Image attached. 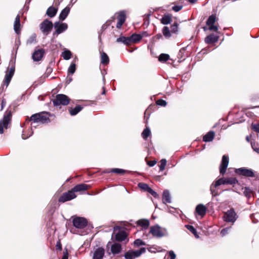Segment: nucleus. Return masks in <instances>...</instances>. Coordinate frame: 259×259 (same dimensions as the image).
<instances>
[{"instance_id": "864d4df0", "label": "nucleus", "mask_w": 259, "mask_h": 259, "mask_svg": "<svg viewBox=\"0 0 259 259\" xmlns=\"http://www.w3.org/2000/svg\"><path fill=\"white\" fill-rule=\"evenodd\" d=\"M252 128L256 132L259 133V123L253 124L251 125Z\"/></svg>"}, {"instance_id": "052dcab7", "label": "nucleus", "mask_w": 259, "mask_h": 259, "mask_svg": "<svg viewBox=\"0 0 259 259\" xmlns=\"http://www.w3.org/2000/svg\"><path fill=\"white\" fill-rule=\"evenodd\" d=\"M56 248L57 249H59L60 250L62 249V245L60 241L57 242Z\"/></svg>"}, {"instance_id": "e433bc0d", "label": "nucleus", "mask_w": 259, "mask_h": 259, "mask_svg": "<svg viewBox=\"0 0 259 259\" xmlns=\"http://www.w3.org/2000/svg\"><path fill=\"white\" fill-rule=\"evenodd\" d=\"M186 227L188 230H189L191 232H192L196 238H199V236L197 233L196 230L194 228L193 226L187 225H186Z\"/></svg>"}, {"instance_id": "72a5a7b5", "label": "nucleus", "mask_w": 259, "mask_h": 259, "mask_svg": "<svg viewBox=\"0 0 259 259\" xmlns=\"http://www.w3.org/2000/svg\"><path fill=\"white\" fill-rule=\"evenodd\" d=\"M151 134L150 130L149 127H146L145 129L143 131L142 133V136L143 138L146 140L147 138L150 136Z\"/></svg>"}, {"instance_id": "5701e85b", "label": "nucleus", "mask_w": 259, "mask_h": 259, "mask_svg": "<svg viewBox=\"0 0 259 259\" xmlns=\"http://www.w3.org/2000/svg\"><path fill=\"white\" fill-rule=\"evenodd\" d=\"M121 250V246L118 243H113L111 247V252L114 254H118L120 252Z\"/></svg>"}, {"instance_id": "4be33fe9", "label": "nucleus", "mask_w": 259, "mask_h": 259, "mask_svg": "<svg viewBox=\"0 0 259 259\" xmlns=\"http://www.w3.org/2000/svg\"><path fill=\"white\" fill-rule=\"evenodd\" d=\"M142 38V36L139 34L134 33L129 36L130 45L139 42Z\"/></svg>"}, {"instance_id": "e2e57ef3", "label": "nucleus", "mask_w": 259, "mask_h": 259, "mask_svg": "<svg viewBox=\"0 0 259 259\" xmlns=\"http://www.w3.org/2000/svg\"><path fill=\"white\" fill-rule=\"evenodd\" d=\"M189 2H190L191 3H195L197 0H188Z\"/></svg>"}, {"instance_id": "69168bd1", "label": "nucleus", "mask_w": 259, "mask_h": 259, "mask_svg": "<svg viewBox=\"0 0 259 259\" xmlns=\"http://www.w3.org/2000/svg\"><path fill=\"white\" fill-rule=\"evenodd\" d=\"M103 91L102 94L104 95V94H105L106 91H105V89L104 87H103Z\"/></svg>"}, {"instance_id": "0e129e2a", "label": "nucleus", "mask_w": 259, "mask_h": 259, "mask_svg": "<svg viewBox=\"0 0 259 259\" xmlns=\"http://www.w3.org/2000/svg\"><path fill=\"white\" fill-rule=\"evenodd\" d=\"M156 37L157 38L159 39V38L162 37V35H161V34H159L156 35Z\"/></svg>"}, {"instance_id": "423d86ee", "label": "nucleus", "mask_w": 259, "mask_h": 259, "mask_svg": "<svg viewBox=\"0 0 259 259\" xmlns=\"http://www.w3.org/2000/svg\"><path fill=\"white\" fill-rule=\"evenodd\" d=\"M224 220L226 222L234 223L237 219V215L233 208L227 210L224 214Z\"/></svg>"}, {"instance_id": "6e6552de", "label": "nucleus", "mask_w": 259, "mask_h": 259, "mask_svg": "<svg viewBox=\"0 0 259 259\" xmlns=\"http://www.w3.org/2000/svg\"><path fill=\"white\" fill-rule=\"evenodd\" d=\"M236 173L245 177L254 178L255 177L253 171L251 169L241 167L235 170Z\"/></svg>"}, {"instance_id": "f8f14e48", "label": "nucleus", "mask_w": 259, "mask_h": 259, "mask_svg": "<svg viewBox=\"0 0 259 259\" xmlns=\"http://www.w3.org/2000/svg\"><path fill=\"white\" fill-rule=\"evenodd\" d=\"M54 26L56 29L55 32L54 34L56 33L58 35L65 31L68 28V25L66 23H60L59 22H56Z\"/></svg>"}, {"instance_id": "4c0bfd02", "label": "nucleus", "mask_w": 259, "mask_h": 259, "mask_svg": "<svg viewBox=\"0 0 259 259\" xmlns=\"http://www.w3.org/2000/svg\"><path fill=\"white\" fill-rule=\"evenodd\" d=\"M162 32H163V35L165 37H169L171 36L170 31L169 30V29L167 26H164L163 28Z\"/></svg>"}, {"instance_id": "7ed1b4c3", "label": "nucleus", "mask_w": 259, "mask_h": 259, "mask_svg": "<svg viewBox=\"0 0 259 259\" xmlns=\"http://www.w3.org/2000/svg\"><path fill=\"white\" fill-rule=\"evenodd\" d=\"M70 101L69 98L65 95L58 94L56 96V98L53 101L54 106L67 105Z\"/></svg>"}, {"instance_id": "13d9d810", "label": "nucleus", "mask_w": 259, "mask_h": 259, "mask_svg": "<svg viewBox=\"0 0 259 259\" xmlns=\"http://www.w3.org/2000/svg\"><path fill=\"white\" fill-rule=\"evenodd\" d=\"M209 29L210 30H213V31H217L218 29V28L217 26H214L213 24L209 25Z\"/></svg>"}, {"instance_id": "0eeeda50", "label": "nucleus", "mask_w": 259, "mask_h": 259, "mask_svg": "<svg viewBox=\"0 0 259 259\" xmlns=\"http://www.w3.org/2000/svg\"><path fill=\"white\" fill-rule=\"evenodd\" d=\"M15 72V66H12L11 68L8 67L7 71L6 72V75L5 77V79L4 80V84L3 87L4 85L6 86V88H7L9 83L10 82L11 79L13 77V76Z\"/></svg>"}, {"instance_id": "a18cd8bd", "label": "nucleus", "mask_w": 259, "mask_h": 259, "mask_svg": "<svg viewBox=\"0 0 259 259\" xmlns=\"http://www.w3.org/2000/svg\"><path fill=\"white\" fill-rule=\"evenodd\" d=\"M166 163L167 161L165 159H162L160 160V165L159 166V169L160 171H163L164 169Z\"/></svg>"}, {"instance_id": "ea45409f", "label": "nucleus", "mask_w": 259, "mask_h": 259, "mask_svg": "<svg viewBox=\"0 0 259 259\" xmlns=\"http://www.w3.org/2000/svg\"><path fill=\"white\" fill-rule=\"evenodd\" d=\"M252 190L248 187H245L244 190L243 192L244 195L248 198H249L251 197V194L252 193Z\"/></svg>"}, {"instance_id": "6ab92c4d", "label": "nucleus", "mask_w": 259, "mask_h": 259, "mask_svg": "<svg viewBox=\"0 0 259 259\" xmlns=\"http://www.w3.org/2000/svg\"><path fill=\"white\" fill-rule=\"evenodd\" d=\"M218 40V36L215 35L214 34H211L205 37V42L207 44H211L217 42Z\"/></svg>"}, {"instance_id": "f704fd0d", "label": "nucleus", "mask_w": 259, "mask_h": 259, "mask_svg": "<svg viewBox=\"0 0 259 259\" xmlns=\"http://www.w3.org/2000/svg\"><path fill=\"white\" fill-rule=\"evenodd\" d=\"M71 55V52L68 50H66L62 53V56L64 59L68 60L70 59Z\"/></svg>"}, {"instance_id": "3c124183", "label": "nucleus", "mask_w": 259, "mask_h": 259, "mask_svg": "<svg viewBox=\"0 0 259 259\" xmlns=\"http://www.w3.org/2000/svg\"><path fill=\"white\" fill-rule=\"evenodd\" d=\"M251 145L253 151L259 154V147H257L256 143L255 142H251Z\"/></svg>"}, {"instance_id": "20e7f679", "label": "nucleus", "mask_w": 259, "mask_h": 259, "mask_svg": "<svg viewBox=\"0 0 259 259\" xmlns=\"http://www.w3.org/2000/svg\"><path fill=\"white\" fill-rule=\"evenodd\" d=\"M53 27L52 22L48 19H46L40 24V29L45 36L48 35L51 32Z\"/></svg>"}, {"instance_id": "de8ad7c7", "label": "nucleus", "mask_w": 259, "mask_h": 259, "mask_svg": "<svg viewBox=\"0 0 259 259\" xmlns=\"http://www.w3.org/2000/svg\"><path fill=\"white\" fill-rule=\"evenodd\" d=\"M178 31V24L177 23L174 24L171 26V32L172 33H176Z\"/></svg>"}, {"instance_id": "bb28decb", "label": "nucleus", "mask_w": 259, "mask_h": 259, "mask_svg": "<svg viewBox=\"0 0 259 259\" xmlns=\"http://www.w3.org/2000/svg\"><path fill=\"white\" fill-rule=\"evenodd\" d=\"M162 201L164 203H170L171 198L169 191L167 190H165L163 192Z\"/></svg>"}, {"instance_id": "c756f323", "label": "nucleus", "mask_w": 259, "mask_h": 259, "mask_svg": "<svg viewBox=\"0 0 259 259\" xmlns=\"http://www.w3.org/2000/svg\"><path fill=\"white\" fill-rule=\"evenodd\" d=\"M83 109V107L80 105L76 106L74 108L69 110V113L71 115L74 116L76 115Z\"/></svg>"}, {"instance_id": "f3484780", "label": "nucleus", "mask_w": 259, "mask_h": 259, "mask_svg": "<svg viewBox=\"0 0 259 259\" xmlns=\"http://www.w3.org/2000/svg\"><path fill=\"white\" fill-rule=\"evenodd\" d=\"M90 188L89 185H88L85 184H80L75 186L72 189V190L74 193L78 192H81L87 190L89 188Z\"/></svg>"}, {"instance_id": "4d7b16f0", "label": "nucleus", "mask_w": 259, "mask_h": 259, "mask_svg": "<svg viewBox=\"0 0 259 259\" xmlns=\"http://www.w3.org/2000/svg\"><path fill=\"white\" fill-rule=\"evenodd\" d=\"M156 163V161L155 160H151V161H147V164L150 166L152 167L154 166Z\"/></svg>"}, {"instance_id": "ddd939ff", "label": "nucleus", "mask_w": 259, "mask_h": 259, "mask_svg": "<svg viewBox=\"0 0 259 259\" xmlns=\"http://www.w3.org/2000/svg\"><path fill=\"white\" fill-rule=\"evenodd\" d=\"M150 233L153 236L159 238L162 237L164 235V233L158 225L151 227Z\"/></svg>"}, {"instance_id": "4468645a", "label": "nucleus", "mask_w": 259, "mask_h": 259, "mask_svg": "<svg viewBox=\"0 0 259 259\" xmlns=\"http://www.w3.org/2000/svg\"><path fill=\"white\" fill-rule=\"evenodd\" d=\"M229 164V158L226 155H223L221 164L220 166V172L221 175H224L226 172V169Z\"/></svg>"}, {"instance_id": "cd10ccee", "label": "nucleus", "mask_w": 259, "mask_h": 259, "mask_svg": "<svg viewBox=\"0 0 259 259\" xmlns=\"http://www.w3.org/2000/svg\"><path fill=\"white\" fill-rule=\"evenodd\" d=\"M58 11V9L53 6L50 7L46 12V14L50 17H54Z\"/></svg>"}, {"instance_id": "393cba45", "label": "nucleus", "mask_w": 259, "mask_h": 259, "mask_svg": "<svg viewBox=\"0 0 259 259\" xmlns=\"http://www.w3.org/2000/svg\"><path fill=\"white\" fill-rule=\"evenodd\" d=\"M20 16L17 15L14 24V29L17 34H19L20 32Z\"/></svg>"}, {"instance_id": "37998d69", "label": "nucleus", "mask_w": 259, "mask_h": 259, "mask_svg": "<svg viewBox=\"0 0 259 259\" xmlns=\"http://www.w3.org/2000/svg\"><path fill=\"white\" fill-rule=\"evenodd\" d=\"M110 172L122 175L125 172V170L120 168H112Z\"/></svg>"}, {"instance_id": "a19ab883", "label": "nucleus", "mask_w": 259, "mask_h": 259, "mask_svg": "<svg viewBox=\"0 0 259 259\" xmlns=\"http://www.w3.org/2000/svg\"><path fill=\"white\" fill-rule=\"evenodd\" d=\"M138 186L141 189L147 192H148V190H149V189L150 188L148 184L143 183H139Z\"/></svg>"}, {"instance_id": "bf43d9fd", "label": "nucleus", "mask_w": 259, "mask_h": 259, "mask_svg": "<svg viewBox=\"0 0 259 259\" xmlns=\"http://www.w3.org/2000/svg\"><path fill=\"white\" fill-rule=\"evenodd\" d=\"M62 259H68V253L67 249L63 252V255Z\"/></svg>"}, {"instance_id": "dca6fc26", "label": "nucleus", "mask_w": 259, "mask_h": 259, "mask_svg": "<svg viewBox=\"0 0 259 259\" xmlns=\"http://www.w3.org/2000/svg\"><path fill=\"white\" fill-rule=\"evenodd\" d=\"M125 13L124 11H121L119 13L117 16V23L116 24V27L117 28H120L122 24L125 21Z\"/></svg>"}, {"instance_id": "774afa93", "label": "nucleus", "mask_w": 259, "mask_h": 259, "mask_svg": "<svg viewBox=\"0 0 259 259\" xmlns=\"http://www.w3.org/2000/svg\"><path fill=\"white\" fill-rule=\"evenodd\" d=\"M103 80L104 82H105V77L104 76H103Z\"/></svg>"}, {"instance_id": "9b49d317", "label": "nucleus", "mask_w": 259, "mask_h": 259, "mask_svg": "<svg viewBox=\"0 0 259 259\" xmlns=\"http://www.w3.org/2000/svg\"><path fill=\"white\" fill-rule=\"evenodd\" d=\"M11 113L5 115L2 120H0V134L4 133V128H8V124L11 121Z\"/></svg>"}, {"instance_id": "6e6d98bb", "label": "nucleus", "mask_w": 259, "mask_h": 259, "mask_svg": "<svg viewBox=\"0 0 259 259\" xmlns=\"http://www.w3.org/2000/svg\"><path fill=\"white\" fill-rule=\"evenodd\" d=\"M148 192L151 194L154 197L156 198L158 196L157 193L152 190L151 188L148 190Z\"/></svg>"}, {"instance_id": "680f3d73", "label": "nucleus", "mask_w": 259, "mask_h": 259, "mask_svg": "<svg viewBox=\"0 0 259 259\" xmlns=\"http://www.w3.org/2000/svg\"><path fill=\"white\" fill-rule=\"evenodd\" d=\"M6 102L4 100H3L2 101V103H1L2 110L3 109L4 107L6 105Z\"/></svg>"}, {"instance_id": "8fccbe9b", "label": "nucleus", "mask_w": 259, "mask_h": 259, "mask_svg": "<svg viewBox=\"0 0 259 259\" xmlns=\"http://www.w3.org/2000/svg\"><path fill=\"white\" fill-rule=\"evenodd\" d=\"M156 104L157 105L164 107L166 105V102L162 99H159L156 101Z\"/></svg>"}, {"instance_id": "aec40b11", "label": "nucleus", "mask_w": 259, "mask_h": 259, "mask_svg": "<svg viewBox=\"0 0 259 259\" xmlns=\"http://www.w3.org/2000/svg\"><path fill=\"white\" fill-rule=\"evenodd\" d=\"M70 5H68L63 10H62L59 15V19L61 21H63L66 18L70 12Z\"/></svg>"}, {"instance_id": "473e14b6", "label": "nucleus", "mask_w": 259, "mask_h": 259, "mask_svg": "<svg viewBox=\"0 0 259 259\" xmlns=\"http://www.w3.org/2000/svg\"><path fill=\"white\" fill-rule=\"evenodd\" d=\"M109 62V59L107 55L103 52L101 54V63L104 65L108 64Z\"/></svg>"}, {"instance_id": "2f4dec72", "label": "nucleus", "mask_w": 259, "mask_h": 259, "mask_svg": "<svg viewBox=\"0 0 259 259\" xmlns=\"http://www.w3.org/2000/svg\"><path fill=\"white\" fill-rule=\"evenodd\" d=\"M171 21V16L169 14L164 15L161 19V23L166 25L169 24Z\"/></svg>"}, {"instance_id": "c03bdc74", "label": "nucleus", "mask_w": 259, "mask_h": 259, "mask_svg": "<svg viewBox=\"0 0 259 259\" xmlns=\"http://www.w3.org/2000/svg\"><path fill=\"white\" fill-rule=\"evenodd\" d=\"M35 42H36V35L35 34H33L27 40V44H32Z\"/></svg>"}, {"instance_id": "2eb2a0df", "label": "nucleus", "mask_w": 259, "mask_h": 259, "mask_svg": "<svg viewBox=\"0 0 259 259\" xmlns=\"http://www.w3.org/2000/svg\"><path fill=\"white\" fill-rule=\"evenodd\" d=\"M45 54V51L42 49L35 50L32 55V58L34 61H40Z\"/></svg>"}, {"instance_id": "a878e982", "label": "nucleus", "mask_w": 259, "mask_h": 259, "mask_svg": "<svg viewBox=\"0 0 259 259\" xmlns=\"http://www.w3.org/2000/svg\"><path fill=\"white\" fill-rule=\"evenodd\" d=\"M214 132L213 131H209L205 135L203 136V140L205 142L212 141L214 137Z\"/></svg>"}, {"instance_id": "412c9836", "label": "nucleus", "mask_w": 259, "mask_h": 259, "mask_svg": "<svg viewBox=\"0 0 259 259\" xmlns=\"http://www.w3.org/2000/svg\"><path fill=\"white\" fill-rule=\"evenodd\" d=\"M127 236V234L125 231H119L115 234V239L117 241L121 242L125 240Z\"/></svg>"}, {"instance_id": "603ef678", "label": "nucleus", "mask_w": 259, "mask_h": 259, "mask_svg": "<svg viewBox=\"0 0 259 259\" xmlns=\"http://www.w3.org/2000/svg\"><path fill=\"white\" fill-rule=\"evenodd\" d=\"M231 229V227L226 228L222 230L221 232V234L222 236H225L227 233L228 231Z\"/></svg>"}, {"instance_id": "79ce46f5", "label": "nucleus", "mask_w": 259, "mask_h": 259, "mask_svg": "<svg viewBox=\"0 0 259 259\" xmlns=\"http://www.w3.org/2000/svg\"><path fill=\"white\" fill-rule=\"evenodd\" d=\"M76 70V65L74 62H72L69 66L68 72L71 74H73Z\"/></svg>"}, {"instance_id": "39448f33", "label": "nucleus", "mask_w": 259, "mask_h": 259, "mask_svg": "<svg viewBox=\"0 0 259 259\" xmlns=\"http://www.w3.org/2000/svg\"><path fill=\"white\" fill-rule=\"evenodd\" d=\"M146 248L144 247L141 248L138 250H128L124 254L125 259H134L140 256L142 254L145 253Z\"/></svg>"}, {"instance_id": "f03ea898", "label": "nucleus", "mask_w": 259, "mask_h": 259, "mask_svg": "<svg viewBox=\"0 0 259 259\" xmlns=\"http://www.w3.org/2000/svg\"><path fill=\"white\" fill-rule=\"evenodd\" d=\"M238 183L236 178L233 177L222 178L215 181L210 187V191L212 196L219 195V193L215 190V188L222 185L229 184L234 185Z\"/></svg>"}, {"instance_id": "a211bd4d", "label": "nucleus", "mask_w": 259, "mask_h": 259, "mask_svg": "<svg viewBox=\"0 0 259 259\" xmlns=\"http://www.w3.org/2000/svg\"><path fill=\"white\" fill-rule=\"evenodd\" d=\"M105 254V250L102 247H99L97 248L93 256V259H102Z\"/></svg>"}, {"instance_id": "9d476101", "label": "nucleus", "mask_w": 259, "mask_h": 259, "mask_svg": "<svg viewBox=\"0 0 259 259\" xmlns=\"http://www.w3.org/2000/svg\"><path fill=\"white\" fill-rule=\"evenodd\" d=\"M87 220L81 217H76L73 220V226L78 229H83L87 225Z\"/></svg>"}, {"instance_id": "1a4fd4ad", "label": "nucleus", "mask_w": 259, "mask_h": 259, "mask_svg": "<svg viewBox=\"0 0 259 259\" xmlns=\"http://www.w3.org/2000/svg\"><path fill=\"white\" fill-rule=\"evenodd\" d=\"M76 197V195L73 193L72 189L67 192L64 193L59 198V202L64 203L70 201Z\"/></svg>"}, {"instance_id": "b1692460", "label": "nucleus", "mask_w": 259, "mask_h": 259, "mask_svg": "<svg viewBox=\"0 0 259 259\" xmlns=\"http://www.w3.org/2000/svg\"><path fill=\"white\" fill-rule=\"evenodd\" d=\"M196 212L201 216H203L206 212V208L203 204H198L195 209Z\"/></svg>"}, {"instance_id": "7c9ffc66", "label": "nucleus", "mask_w": 259, "mask_h": 259, "mask_svg": "<svg viewBox=\"0 0 259 259\" xmlns=\"http://www.w3.org/2000/svg\"><path fill=\"white\" fill-rule=\"evenodd\" d=\"M137 224L144 228H147L150 225V223L148 220L141 219L137 222Z\"/></svg>"}, {"instance_id": "09e8293b", "label": "nucleus", "mask_w": 259, "mask_h": 259, "mask_svg": "<svg viewBox=\"0 0 259 259\" xmlns=\"http://www.w3.org/2000/svg\"><path fill=\"white\" fill-rule=\"evenodd\" d=\"M134 244L137 246H140L145 245V243L142 240L137 239L134 241Z\"/></svg>"}, {"instance_id": "c85d7f7f", "label": "nucleus", "mask_w": 259, "mask_h": 259, "mask_svg": "<svg viewBox=\"0 0 259 259\" xmlns=\"http://www.w3.org/2000/svg\"><path fill=\"white\" fill-rule=\"evenodd\" d=\"M116 41L117 42H121L125 45H130L129 37L120 36L116 39Z\"/></svg>"}, {"instance_id": "49530a36", "label": "nucleus", "mask_w": 259, "mask_h": 259, "mask_svg": "<svg viewBox=\"0 0 259 259\" xmlns=\"http://www.w3.org/2000/svg\"><path fill=\"white\" fill-rule=\"evenodd\" d=\"M168 257H170L169 259H175L176 255L173 251L170 250V251H168L167 254L165 255V258Z\"/></svg>"}, {"instance_id": "338daca9", "label": "nucleus", "mask_w": 259, "mask_h": 259, "mask_svg": "<svg viewBox=\"0 0 259 259\" xmlns=\"http://www.w3.org/2000/svg\"><path fill=\"white\" fill-rule=\"evenodd\" d=\"M246 139L248 142L249 141V138L248 136L246 137Z\"/></svg>"}, {"instance_id": "58836bf2", "label": "nucleus", "mask_w": 259, "mask_h": 259, "mask_svg": "<svg viewBox=\"0 0 259 259\" xmlns=\"http://www.w3.org/2000/svg\"><path fill=\"white\" fill-rule=\"evenodd\" d=\"M215 22V17L214 15H211L208 17V18L206 21V24L207 25H212V24H214Z\"/></svg>"}, {"instance_id": "5fc2aeb1", "label": "nucleus", "mask_w": 259, "mask_h": 259, "mask_svg": "<svg viewBox=\"0 0 259 259\" xmlns=\"http://www.w3.org/2000/svg\"><path fill=\"white\" fill-rule=\"evenodd\" d=\"M183 8L182 6L179 5V6H174L172 7V9L176 12H178L180 11L181 10H182Z\"/></svg>"}, {"instance_id": "f257e3e1", "label": "nucleus", "mask_w": 259, "mask_h": 259, "mask_svg": "<svg viewBox=\"0 0 259 259\" xmlns=\"http://www.w3.org/2000/svg\"><path fill=\"white\" fill-rule=\"evenodd\" d=\"M29 120L32 121L31 124V132L28 136H25L24 132H23L22 135V138L23 139H26L32 135V134H33V132H32V127L35 128L37 126H38L39 124H42L50 122V119L48 116L47 112H41L34 114L30 117Z\"/></svg>"}, {"instance_id": "c9c22d12", "label": "nucleus", "mask_w": 259, "mask_h": 259, "mask_svg": "<svg viewBox=\"0 0 259 259\" xmlns=\"http://www.w3.org/2000/svg\"><path fill=\"white\" fill-rule=\"evenodd\" d=\"M169 59V56L166 54H161L158 58V60L161 62H164Z\"/></svg>"}]
</instances>
